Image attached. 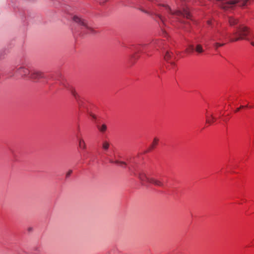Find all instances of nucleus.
I'll return each instance as SVG.
<instances>
[{"mask_svg": "<svg viewBox=\"0 0 254 254\" xmlns=\"http://www.w3.org/2000/svg\"><path fill=\"white\" fill-rule=\"evenodd\" d=\"M43 77L44 74L42 72L37 70H32L31 71L29 79L36 81Z\"/></svg>", "mask_w": 254, "mask_h": 254, "instance_id": "obj_8", "label": "nucleus"}, {"mask_svg": "<svg viewBox=\"0 0 254 254\" xmlns=\"http://www.w3.org/2000/svg\"><path fill=\"white\" fill-rule=\"evenodd\" d=\"M229 22L231 25H234L238 23V20L234 17H230L229 19Z\"/></svg>", "mask_w": 254, "mask_h": 254, "instance_id": "obj_18", "label": "nucleus"}, {"mask_svg": "<svg viewBox=\"0 0 254 254\" xmlns=\"http://www.w3.org/2000/svg\"><path fill=\"white\" fill-rule=\"evenodd\" d=\"M135 175L137 176L138 178L143 185L151 184L160 187H163L164 186L162 180L156 178L153 174L150 173H146L143 171H139Z\"/></svg>", "mask_w": 254, "mask_h": 254, "instance_id": "obj_4", "label": "nucleus"}, {"mask_svg": "<svg viewBox=\"0 0 254 254\" xmlns=\"http://www.w3.org/2000/svg\"><path fill=\"white\" fill-rule=\"evenodd\" d=\"M162 8L163 9L168 13V21L165 19L161 15L158 14V17L160 20V26L162 29L163 35L164 37L167 36V33L164 28L166 27L168 23L171 25L177 27L178 28H182V26H179L180 24L182 25V18L186 17L187 19L190 18V14L189 9L188 7H184L183 10H173L169 6L166 4H162Z\"/></svg>", "mask_w": 254, "mask_h": 254, "instance_id": "obj_2", "label": "nucleus"}, {"mask_svg": "<svg viewBox=\"0 0 254 254\" xmlns=\"http://www.w3.org/2000/svg\"><path fill=\"white\" fill-rule=\"evenodd\" d=\"M205 117L206 122L208 124H211L214 122L215 118L211 111L206 110L205 112Z\"/></svg>", "mask_w": 254, "mask_h": 254, "instance_id": "obj_9", "label": "nucleus"}, {"mask_svg": "<svg viewBox=\"0 0 254 254\" xmlns=\"http://www.w3.org/2000/svg\"><path fill=\"white\" fill-rule=\"evenodd\" d=\"M227 37H229L232 42L246 39L254 46V33H252L245 26L240 27L232 36L228 35L227 33L223 30L217 29L210 37V41L214 42V47L217 49L224 45L223 40Z\"/></svg>", "mask_w": 254, "mask_h": 254, "instance_id": "obj_1", "label": "nucleus"}, {"mask_svg": "<svg viewBox=\"0 0 254 254\" xmlns=\"http://www.w3.org/2000/svg\"><path fill=\"white\" fill-rule=\"evenodd\" d=\"M110 142L107 140H104L102 142V149L106 151L108 150L110 147Z\"/></svg>", "mask_w": 254, "mask_h": 254, "instance_id": "obj_13", "label": "nucleus"}, {"mask_svg": "<svg viewBox=\"0 0 254 254\" xmlns=\"http://www.w3.org/2000/svg\"><path fill=\"white\" fill-rule=\"evenodd\" d=\"M212 22V20H208L207 21V24H208V25H211Z\"/></svg>", "mask_w": 254, "mask_h": 254, "instance_id": "obj_20", "label": "nucleus"}, {"mask_svg": "<svg viewBox=\"0 0 254 254\" xmlns=\"http://www.w3.org/2000/svg\"><path fill=\"white\" fill-rule=\"evenodd\" d=\"M79 106H80V108H81V105H80V103H79Z\"/></svg>", "mask_w": 254, "mask_h": 254, "instance_id": "obj_23", "label": "nucleus"}, {"mask_svg": "<svg viewBox=\"0 0 254 254\" xmlns=\"http://www.w3.org/2000/svg\"><path fill=\"white\" fill-rule=\"evenodd\" d=\"M159 141V139L157 137H155L153 138V140L152 141V144H151V147L152 148L155 147L158 144Z\"/></svg>", "mask_w": 254, "mask_h": 254, "instance_id": "obj_17", "label": "nucleus"}, {"mask_svg": "<svg viewBox=\"0 0 254 254\" xmlns=\"http://www.w3.org/2000/svg\"><path fill=\"white\" fill-rule=\"evenodd\" d=\"M194 50V47L192 45H189L186 48L185 52L187 54H190L193 52Z\"/></svg>", "mask_w": 254, "mask_h": 254, "instance_id": "obj_16", "label": "nucleus"}, {"mask_svg": "<svg viewBox=\"0 0 254 254\" xmlns=\"http://www.w3.org/2000/svg\"><path fill=\"white\" fill-rule=\"evenodd\" d=\"M73 20L80 26L81 32L83 34H94L95 32L91 25L81 17L75 15L73 17Z\"/></svg>", "mask_w": 254, "mask_h": 254, "instance_id": "obj_5", "label": "nucleus"}, {"mask_svg": "<svg viewBox=\"0 0 254 254\" xmlns=\"http://www.w3.org/2000/svg\"><path fill=\"white\" fill-rule=\"evenodd\" d=\"M31 71L28 67L21 66L16 70L15 74L16 76H20L29 79Z\"/></svg>", "mask_w": 254, "mask_h": 254, "instance_id": "obj_7", "label": "nucleus"}, {"mask_svg": "<svg viewBox=\"0 0 254 254\" xmlns=\"http://www.w3.org/2000/svg\"><path fill=\"white\" fill-rule=\"evenodd\" d=\"M108 160L110 163L116 164L118 165V166H120L122 167H125L127 166V164L125 162L119 161L118 160L114 161L111 159H109Z\"/></svg>", "mask_w": 254, "mask_h": 254, "instance_id": "obj_11", "label": "nucleus"}, {"mask_svg": "<svg viewBox=\"0 0 254 254\" xmlns=\"http://www.w3.org/2000/svg\"><path fill=\"white\" fill-rule=\"evenodd\" d=\"M164 59L167 62V68L172 71L176 70V57L174 54L171 51H167L164 56Z\"/></svg>", "mask_w": 254, "mask_h": 254, "instance_id": "obj_6", "label": "nucleus"}, {"mask_svg": "<svg viewBox=\"0 0 254 254\" xmlns=\"http://www.w3.org/2000/svg\"><path fill=\"white\" fill-rule=\"evenodd\" d=\"M90 116H91L93 119H96V118L95 115H94V114H90Z\"/></svg>", "mask_w": 254, "mask_h": 254, "instance_id": "obj_21", "label": "nucleus"}, {"mask_svg": "<svg viewBox=\"0 0 254 254\" xmlns=\"http://www.w3.org/2000/svg\"><path fill=\"white\" fill-rule=\"evenodd\" d=\"M166 47V43L164 41L158 39H154L149 44L137 46L134 53L130 56V59L131 60L137 59L139 57L138 55L139 53L149 56V52L152 49L155 48L158 50V49H165Z\"/></svg>", "mask_w": 254, "mask_h": 254, "instance_id": "obj_3", "label": "nucleus"}, {"mask_svg": "<svg viewBox=\"0 0 254 254\" xmlns=\"http://www.w3.org/2000/svg\"><path fill=\"white\" fill-rule=\"evenodd\" d=\"M78 142H79V147L80 149L85 150L86 148V144L84 140L81 138L79 137L78 138Z\"/></svg>", "mask_w": 254, "mask_h": 254, "instance_id": "obj_10", "label": "nucleus"}, {"mask_svg": "<svg viewBox=\"0 0 254 254\" xmlns=\"http://www.w3.org/2000/svg\"><path fill=\"white\" fill-rule=\"evenodd\" d=\"M35 251H39V249H38V248H36V249H35Z\"/></svg>", "mask_w": 254, "mask_h": 254, "instance_id": "obj_22", "label": "nucleus"}, {"mask_svg": "<svg viewBox=\"0 0 254 254\" xmlns=\"http://www.w3.org/2000/svg\"><path fill=\"white\" fill-rule=\"evenodd\" d=\"M72 171L71 170H68L66 173V178H68L70 177V176L71 175V174H72Z\"/></svg>", "mask_w": 254, "mask_h": 254, "instance_id": "obj_19", "label": "nucleus"}, {"mask_svg": "<svg viewBox=\"0 0 254 254\" xmlns=\"http://www.w3.org/2000/svg\"><path fill=\"white\" fill-rule=\"evenodd\" d=\"M98 130L102 133H104L107 129V127L105 124H102L101 126H98Z\"/></svg>", "mask_w": 254, "mask_h": 254, "instance_id": "obj_15", "label": "nucleus"}, {"mask_svg": "<svg viewBox=\"0 0 254 254\" xmlns=\"http://www.w3.org/2000/svg\"><path fill=\"white\" fill-rule=\"evenodd\" d=\"M70 91L74 98L78 102L80 100V96L78 95V93L76 91V90L73 87H71L70 89Z\"/></svg>", "mask_w": 254, "mask_h": 254, "instance_id": "obj_12", "label": "nucleus"}, {"mask_svg": "<svg viewBox=\"0 0 254 254\" xmlns=\"http://www.w3.org/2000/svg\"><path fill=\"white\" fill-rule=\"evenodd\" d=\"M195 50L198 54L202 53L204 51L203 49L202 46L199 44L196 45Z\"/></svg>", "mask_w": 254, "mask_h": 254, "instance_id": "obj_14", "label": "nucleus"}]
</instances>
